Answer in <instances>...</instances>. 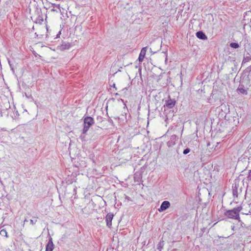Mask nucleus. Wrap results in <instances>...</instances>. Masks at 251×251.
I'll return each instance as SVG.
<instances>
[{"label": "nucleus", "mask_w": 251, "mask_h": 251, "mask_svg": "<svg viewBox=\"0 0 251 251\" xmlns=\"http://www.w3.org/2000/svg\"><path fill=\"white\" fill-rule=\"evenodd\" d=\"M164 246V242L163 241H160L157 245V249L159 250L160 251L162 250V249L163 248Z\"/></svg>", "instance_id": "obj_10"}, {"label": "nucleus", "mask_w": 251, "mask_h": 251, "mask_svg": "<svg viewBox=\"0 0 251 251\" xmlns=\"http://www.w3.org/2000/svg\"><path fill=\"white\" fill-rule=\"evenodd\" d=\"M94 124V119L89 116H87L84 119V126L83 129V133L85 134L89 130L90 126Z\"/></svg>", "instance_id": "obj_2"}, {"label": "nucleus", "mask_w": 251, "mask_h": 251, "mask_svg": "<svg viewBox=\"0 0 251 251\" xmlns=\"http://www.w3.org/2000/svg\"><path fill=\"white\" fill-rule=\"evenodd\" d=\"M54 249V245L52 238H50L46 247V251H52Z\"/></svg>", "instance_id": "obj_6"}, {"label": "nucleus", "mask_w": 251, "mask_h": 251, "mask_svg": "<svg viewBox=\"0 0 251 251\" xmlns=\"http://www.w3.org/2000/svg\"><path fill=\"white\" fill-rule=\"evenodd\" d=\"M114 215L112 213H108L105 217L106 222V225L109 227H111L112 226V221L113 220Z\"/></svg>", "instance_id": "obj_4"}, {"label": "nucleus", "mask_w": 251, "mask_h": 251, "mask_svg": "<svg viewBox=\"0 0 251 251\" xmlns=\"http://www.w3.org/2000/svg\"><path fill=\"white\" fill-rule=\"evenodd\" d=\"M170 206V203L168 201H164L161 206L159 208L158 210L159 211H163L165 210H166L167 208H168Z\"/></svg>", "instance_id": "obj_5"}, {"label": "nucleus", "mask_w": 251, "mask_h": 251, "mask_svg": "<svg viewBox=\"0 0 251 251\" xmlns=\"http://www.w3.org/2000/svg\"><path fill=\"white\" fill-rule=\"evenodd\" d=\"M147 52V47H144L141 50L138 58L140 62H142L145 58Z\"/></svg>", "instance_id": "obj_7"}, {"label": "nucleus", "mask_w": 251, "mask_h": 251, "mask_svg": "<svg viewBox=\"0 0 251 251\" xmlns=\"http://www.w3.org/2000/svg\"><path fill=\"white\" fill-rule=\"evenodd\" d=\"M242 210L241 207H238L237 208H234L233 209L229 210L226 211L225 214L226 216L228 217L229 218L235 219V220H239L240 219V215L239 213L240 211Z\"/></svg>", "instance_id": "obj_1"}, {"label": "nucleus", "mask_w": 251, "mask_h": 251, "mask_svg": "<svg viewBox=\"0 0 251 251\" xmlns=\"http://www.w3.org/2000/svg\"><path fill=\"white\" fill-rule=\"evenodd\" d=\"M237 91L240 93H241V94H245L246 95L247 94V90L244 89V88L243 87H239Z\"/></svg>", "instance_id": "obj_9"}, {"label": "nucleus", "mask_w": 251, "mask_h": 251, "mask_svg": "<svg viewBox=\"0 0 251 251\" xmlns=\"http://www.w3.org/2000/svg\"><path fill=\"white\" fill-rule=\"evenodd\" d=\"M248 179L251 180V170H250L249 175L248 176Z\"/></svg>", "instance_id": "obj_14"}, {"label": "nucleus", "mask_w": 251, "mask_h": 251, "mask_svg": "<svg viewBox=\"0 0 251 251\" xmlns=\"http://www.w3.org/2000/svg\"><path fill=\"white\" fill-rule=\"evenodd\" d=\"M176 104V101L175 99H169L166 101L165 106L168 108H173Z\"/></svg>", "instance_id": "obj_3"}, {"label": "nucleus", "mask_w": 251, "mask_h": 251, "mask_svg": "<svg viewBox=\"0 0 251 251\" xmlns=\"http://www.w3.org/2000/svg\"><path fill=\"white\" fill-rule=\"evenodd\" d=\"M197 37L201 39L205 40L207 39L206 36L205 34L202 31H198L196 33Z\"/></svg>", "instance_id": "obj_8"}, {"label": "nucleus", "mask_w": 251, "mask_h": 251, "mask_svg": "<svg viewBox=\"0 0 251 251\" xmlns=\"http://www.w3.org/2000/svg\"><path fill=\"white\" fill-rule=\"evenodd\" d=\"M0 234L1 235L3 236H5L7 237V233L5 229H2L0 231Z\"/></svg>", "instance_id": "obj_11"}, {"label": "nucleus", "mask_w": 251, "mask_h": 251, "mask_svg": "<svg viewBox=\"0 0 251 251\" xmlns=\"http://www.w3.org/2000/svg\"><path fill=\"white\" fill-rule=\"evenodd\" d=\"M230 47L231 48L237 49L238 48L239 46L238 43H231L230 45Z\"/></svg>", "instance_id": "obj_12"}, {"label": "nucleus", "mask_w": 251, "mask_h": 251, "mask_svg": "<svg viewBox=\"0 0 251 251\" xmlns=\"http://www.w3.org/2000/svg\"><path fill=\"white\" fill-rule=\"evenodd\" d=\"M190 149L188 148H187L184 150L183 154H186L190 152Z\"/></svg>", "instance_id": "obj_13"}]
</instances>
